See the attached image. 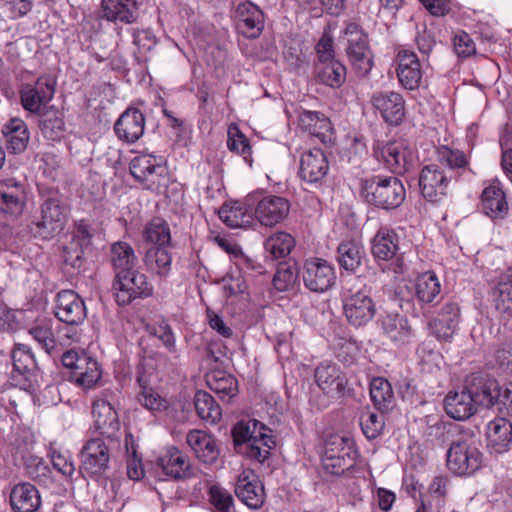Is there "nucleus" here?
Returning a JSON list of instances; mask_svg holds the SVG:
<instances>
[{
	"mask_svg": "<svg viewBox=\"0 0 512 512\" xmlns=\"http://www.w3.org/2000/svg\"><path fill=\"white\" fill-rule=\"evenodd\" d=\"M266 427L256 419L239 421L232 428L234 448L238 454L264 466L275 446L272 436L266 434Z\"/></svg>",
	"mask_w": 512,
	"mask_h": 512,
	"instance_id": "obj_1",
	"label": "nucleus"
},
{
	"mask_svg": "<svg viewBox=\"0 0 512 512\" xmlns=\"http://www.w3.org/2000/svg\"><path fill=\"white\" fill-rule=\"evenodd\" d=\"M360 195L369 205L391 211L403 204L406 189L395 175H372L361 179Z\"/></svg>",
	"mask_w": 512,
	"mask_h": 512,
	"instance_id": "obj_2",
	"label": "nucleus"
},
{
	"mask_svg": "<svg viewBox=\"0 0 512 512\" xmlns=\"http://www.w3.org/2000/svg\"><path fill=\"white\" fill-rule=\"evenodd\" d=\"M42 198L40 217L34 218L28 228L33 237L50 240L64 227L66 207L58 191H48Z\"/></svg>",
	"mask_w": 512,
	"mask_h": 512,
	"instance_id": "obj_3",
	"label": "nucleus"
},
{
	"mask_svg": "<svg viewBox=\"0 0 512 512\" xmlns=\"http://www.w3.org/2000/svg\"><path fill=\"white\" fill-rule=\"evenodd\" d=\"M104 438L95 437L88 440L80 452L79 472L84 478H89L105 486L109 479L111 463V445Z\"/></svg>",
	"mask_w": 512,
	"mask_h": 512,
	"instance_id": "obj_4",
	"label": "nucleus"
},
{
	"mask_svg": "<svg viewBox=\"0 0 512 512\" xmlns=\"http://www.w3.org/2000/svg\"><path fill=\"white\" fill-rule=\"evenodd\" d=\"M244 205L255 219L265 227H274L282 223L289 215L290 201L279 195L256 190L244 198Z\"/></svg>",
	"mask_w": 512,
	"mask_h": 512,
	"instance_id": "obj_5",
	"label": "nucleus"
},
{
	"mask_svg": "<svg viewBox=\"0 0 512 512\" xmlns=\"http://www.w3.org/2000/svg\"><path fill=\"white\" fill-rule=\"evenodd\" d=\"M399 242V235L387 226L380 227L372 238L371 253L383 272L403 274L407 270Z\"/></svg>",
	"mask_w": 512,
	"mask_h": 512,
	"instance_id": "obj_6",
	"label": "nucleus"
},
{
	"mask_svg": "<svg viewBox=\"0 0 512 512\" xmlns=\"http://www.w3.org/2000/svg\"><path fill=\"white\" fill-rule=\"evenodd\" d=\"M483 454L472 441L469 432L449 446L446 466L456 476H470L482 467Z\"/></svg>",
	"mask_w": 512,
	"mask_h": 512,
	"instance_id": "obj_7",
	"label": "nucleus"
},
{
	"mask_svg": "<svg viewBox=\"0 0 512 512\" xmlns=\"http://www.w3.org/2000/svg\"><path fill=\"white\" fill-rule=\"evenodd\" d=\"M358 452L347 437L334 435L325 442L323 468L331 475L340 476L355 468Z\"/></svg>",
	"mask_w": 512,
	"mask_h": 512,
	"instance_id": "obj_8",
	"label": "nucleus"
},
{
	"mask_svg": "<svg viewBox=\"0 0 512 512\" xmlns=\"http://www.w3.org/2000/svg\"><path fill=\"white\" fill-rule=\"evenodd\" d=\"M372 156L395 176L408 172L413 161V152L404 139L375 140L372 145Z\"/></svg>",
	"mask_w": 512,
	"mask_h": 512,
	"instance_id": "obj_9",
	"label": "nucleus"
},
{
	"mask_svg": "<svg viewBox=\"0 0 512 512\" xmlns=\"http://www.w3.org/2000/svg\"><path fill=\"white\" fill-rule=\"evenodd\" d=\"M62 365L71 371L75 384L83 389H91L102 377L98 361L85 350L70 349L61 355Z\"/></svg>",
	"mask_w": 512,
	"mask_h": 512,
	"instance_id": "obj_10",
	"label": "nucleus"
},
{
	"mask_svg": "<svg viewBox=\"0 0 512 512\" xmlns=\"http://www.w3.org/2000/svg\"><path fill=\"white\" fill-rule=\"evenodd\" d=\"M112 290L116 303L124 307L137 299L152 296L154 288L147 275L135 267L123 274L114 275Z\"/></svg>",
	"mask_w": 512,
	"mask_h": 512,
	"instance_id": "obj_11",
	"label": "nucleus"
},
{
	"mask_svg": "<svg viewBox=\"0 0 512 512\" xmlns=\"http://www.w3.org/2000/svg\"><path fill=\"white\" fill-rule=\"evenodd\" d=\"M129 170L143 189L159 191L166 186V167L157 162L155 156L141 154L134 157L129 164Z\"/></svg>",
	"mask_w": 512,
	"mask_h": 512,
	"instance_id": "obj_12",
	"label": "nucleus"
},
{
	"mask_svg": "<svg viewBox=\"0 0 512 512\" xmlns=\"http://www.w3.org/2000/svg\"><path fill=\"white\" fill-rule=\"evenodd\" d=\"M56 90V80L50 75H41L34 83L23 84L19 95L22 107L33 114H40L46 108Z\"/></svg>",
	"mask_w": 512,
	"mask_h": 512,
	"instance_id": "obj_13",
	"label": "nucleus"
},
{
	"mask_svg": "<svg viewBox=\"0 0 512 512\" xmlns=\"http://www.w3.org/2000/svg\"><path fill=\"white\" fill-rule=\"evenodd\" d=\"M452 180L439 164H427L419 173L418 185L422 197L431 203H440L448 195Z\"/></svg>",
	"mask_w": 512,
	"mask_h": 512,
	"instance_id": "obj_14",
	"label": "nucleus"
},
{
	"mask_svg": "<svg viewBox=\"0 0 512 512\" xmlns=\"http://www.w3.org/2000/svg\"><path fill=\"white\" fill-rule=\"evenodd\" d=\"M314 377L318 387L329 397L341 398L350 395L346 374L332 361H323L317 365Z\"/></svg>",
	"mask_w": 512,
	"mask_h": 512,
	"instance_id": "obj_15",
	"label": "nucleus"
},
{
	"mask_svg": "<svg viewBox=\"0 0 512 512\" xmlns=\"http://www.w3.org/2000/svg\"><path fill=\"white\" fill-rule=\"evenodd\" d=\"M107 392H103L102 396L94 400L92 405V415L94 424L99 434L110 443H118L120 432V421L118 413L111 405L109 400L105 398Z\"/></svg>",
	"mask_w": 512,
	"mask_h": 512,
	"instance_id": "obj_16",
	"label": "nucleus"
},
{
	"mask_svg": "<svg viewBox=\"0 0 512 512\" xmlns=\"http://www.w3.org/2000/svg\"><path fill=\"white\" fill-rule=\"evenodd\" d=\"M303 282L312 292H324L330 289L336 280L334 267L321 258L307 259L303 266Z\"/></svg>",
	"mask_w": 512,
	"mask_h": 512,
	"instance_id": "obj_17",
	"label": "nucleus"
},
{
	"mask_svg": "<svg viewBox=\"0 0 512 512\" xmlns=\"http://www.w3.org/2000/svg\"><path fill=\"white\" fill-rule=\"evenodd\" d=\"M56 318L71 326L83 323L87 316L84 300L73 290H61L55 300Z\"/></svg>",
	"mask_w": 512,
	"mask_h": 512,
	"instance_id": "obj_18",
	"label": "nucleus"
},
{
	"mask_svg": "<svg viewBox=\"0 0 512 512\" xmlns=\"http://www.w3.org/2000/svg\"><path fill=\"white\" fill-rule=\"evenodd\" d=\"M370 103L382 119L391 126H398L405 117V100L400 93L394 91H376Z\"/></svg>",
	"mask_w": 512,
	"mask_h": 512,
	"instance_id": "obj_19",
	"label": "nucleus"
},
{
	"mask_svg": "<svg viewBox=\"0 0 512 512\" xmlns=\"http://www.w3.org/2000/svg\"><path fill=\"white\" fill-rule=\"evenodd\" d=\"M156 471L172 480H186L192 477V465L188 457L177 447H168L155 461Z\"/></svg>",
	"mask_w": 512,
	"mask_h": 512,
	"instance_id": "obj_20",
	"label": "nucleus"
},
{
	"mask_svg": "<svg viewBox=\"0 0 512 512\" xmlns=\"http://www.w3.org/2000/svg\"><path fill=\"white\" fill-rule=\"evenodd\" d=\"M146 118L134 106L127 107L114 123V133L118 140L128 145L136 143L144 134Z\"/></svg>",
	"mask_w": 512,
	"mask_h": 512,
	"instance_id": "obj_21",
	"label": "nucleus"
},
{
	"mask_svg": "<svg viewBox=\"0 0 512 512\" xmlns=\"http://www.w3.org/2000/svg\"><path fill=\"white\" fill-rule=\"evenodd\" d=\"M461 317L459 304L447 299L440 307L437 315L429 322L431 333L443 342H449L455 334Z\"/></svg>",
	"mask_w": 512,
	"mask_h": 512,
	"instance_id": "obj_22",
	"label": "nucleus"
},
{
	"mask_svg": "<svg viewBox=\"0 0 512 512\" xmlns=\"http://www.w3.org/2000/svg\"><path fill=\"white\" fill-rule=\"evenodd\" d=\"M343 311L348 323L356 328L369 323L376 313L372 298L364 291H357L343 300Z\"/></svg>",
	"mask_w": 512,
	"mask_h": 512,
	"instance_id": "obj_23",
	"label": "nucleus"
},
{
	"mask_svg": "<svg viewBox=\"0 0 512 512\" xmlns=\"http://www.w3.org/2000/svg\"><path fill=\"white\" fill-rule=\"evenodd\" d=\"M436 157L452 181L458 182L463 177L475 175L470 165L469 154L462 150L443 145L437 148Z\"/></svg>",
	"mask_w": 512,
	"mask_h": 512,
	"instance_id": "obj_24",
	"label": "nucleus"
},
{
	"mask_svg": "<svg viewBox=\"0 0 512 512\" xmlns=\"http://www.w3.org/2000/svg\"><path fill=\"white\" fill-rule=\"evenodd\" d=\"M235 22L240 34L246 38L255 39L260 36L264 28V14L251 1H244L236 7Z\"/></svg>",
	"mask_w": 512,
	"mask_h": 512,
	"instance_id": "obj_25",
	"label": "nucleus"
},
{
	"mask_svg": "<svg viewBox=\"0 0 512 512\" xmlns=\"http://www.w3.org/2000/svg\"><path fill=\"white\" fill-rule=\"evenodd\" d=\"M396 74L401 86L407 90H415L422 80V67L415 52L401 49L396 56Z\"/></svg>",
	"mask_w": 512,
	"mask_h": 512,
	"instance_id": "obj_26",
	"label": "nucleus"
},
{
	"mask_svg": "<svg viewBox=\"0 0 512 512\" xmlns=\"http://www.w3.org/2000/svg\"><path fill=\"white\" fill-rule=\"evenodd\" d=\"M139 16L137 0H101L100 18L109 22L132 25Z\"/></svg>",
	"mask_w": 512,
	"mask_h": 512,
	"instance_id": "obj_27",
	"label": "nucleus"
},
{
	"mask_svg": "<svg viewBox=\"0 0 512 512\" xmlns=\"http://www.w3.org/2000/svg\"><path fill=\"white\" fill-rule=\"evenodd\" d=\"M491 295L500 321H510L512 319V266L499 274L495 285L491 288Z\"/></svg>",
	"mask_w": 512,
	"mask_h": 512,
	"instance_id": "obj_28",
	"label": "nucleus"
},
{
	"mask_svg": "<svg viewBox=\"0 0 512 512\" xmlns=\"http://www.w3.org/2000/svg\"><path fill=\"white\" fill-rule=\"evenodd\" d=\"M11 359L13 380L17 381V376H20L22 379L17 382V385L24 388L30 387L38 370L37 362L30 347L25 344H16L12 350Z\"/></svg>",
	"mask_w": 512,
	"mask_h": 512,
	"instance_id": "obj_29",
	"label": "nucleus"
},
{
	"mask_svg": "<svg viewBox=\"0 0 512 512\" xmlns=\"http://www.w3.org/2000/svg\"><path fill=\"white\" fill-rule=\"evenodd\" d=\"M476 406L493 408V403L499 393V382L483 373H473L465 380Z\"/></svg>",
	"mask_w": 512,
	"mask_h": 512,
	"instance_id": "obj_30",
	"label": "nucleus"
},
{
	"mask_svg": "<svg viewBox=\"0 0 512 512\" xmlns=\"http://www.w3.org/2000/svg\"><path fill=\"white\" fill-rule=\"evenodd\" d=\"M328 171L329 162L321 149L313 148L302 153L299 175L303 181L310 184L320 183Z\"/></svg>",
	"mask_w": 512,
	"mask_h": 512,
	"instance_id": "obj_31",
	"label": "nucleus"
},
{
	"mask_svg": "<svg viewBox=\"0 0 512 512\" xmlns=\"http://www.w3.org/2000/svg\"><path fill=\"white\" fill-rule=\"evenodd\" d=\"M235 494L238 499L251 509H259L265 502L262 482L256 475L243 471L236 481Z\"/></svg>",
	"mask_w": 512,
	"mask_h": 512,
	"instance_id": "obj_32",
	"label": "nucleus"
},
{
	"mask_svg": "<svg viewBox=\"0 0 512 512\" xmlns=\"http://www.w3.org/2000/svg\"><path fill=\"white\" fill-rule=\"evenodd\" d=\"M186 443L201 463L212 465L218 460L220 449L213 435L203 430H191L186 436Z\"/></svg>",
	"mask_w": 512,
	"mask_h": 512,
	"instance_id": "obj_33",
	"label": "nucleus"
},
{
	"mask_svg": "<svg viewBox=\"0 0 512 512\" xmlns=\"http://www.w3.org/2000/svg\"><path fill=\"white\" fill-rule=\"evenodd\" d=\"M444 410L447 416L456 421L467 420L476 414L477 406L466 383L461 391H450L445 396Z\"/></svg>",
	"mask_w": 512,
	"mask_h": 512,
	"instance_id": "obj_34",
	"label": "nucleus"
},
{
	"mask_svg": "<svg viewBox=\"0 0 512 512\" xmlns=\"http://www.w3.org/2000/svg\"><path fill=\"white\" fill-rule=\"evenodd\" d=\"M481 209L492 220L504 219L509 211L506 194L498 180L490 182L481 193Z\"/></svg>",
	"mask_w": 512,
	"mask_h": 512,
	"instance_id": "obj_35",
	"label": "nucleus"
},
{
	"mask_svg": "<svg viewBox=\"0 0 512 512\" xmlns=\"http://www.w3.org/2000/svg\"><path fill=\"white\" fill-rule=\"evenodd\" d=\"M414 295L421 309L435 307L442 299L441 284L434 272H425L416 278Z\"/></svg>",
	"mask_w": 512,
	"mask_h": 512,
	"instance_id": "obj_36",
	"label": "nucleus"
},
{
	"mask_svg": "<svg viewBox=\"0 0 512 512\" xmlns=\"http://www.w3.org/2000/svg\"><path fill=\"white\" fill-rule=\"evenodd\" d=\"M9 501L14 512H36L41 507L38 489L29 482H20L10 491Z\"/></svg>",
	"mask_w": 512,
	"mask_h": 512,
	"instance_id": "obj_37",
	"label": "nucleus"
},
{
	"mask_svg": "<svg viewBox=\"0 0 512 512\" xmlns=\"http://www.w3.org/2000/svg\"><path fill=\"white\" fill-rule=\"evenodd\" d=\"M466 432H469V430L459 424L448 421H438L428 426L425 437L426 442L430 443L432 447L439 446L443 448L447 444L451 446L459 440V438L464 436Z\"/></svg>",
	"mask_w": 512,
	"mask_h": 512,
	"instance_id": "obj_38",
	"label": "nucleus"
},
{
	"mask_svg": "<svg viewBox=\"0 0 512 512\" xmlns=\"http://www.w3.org/2000/svg\"><path fill=\"white\" fill-rule=\"evenodd\" d=\"M487 446L495 453L502 454L512 444V423L506 417L490 421L486 430Z\"/></svg>",
	"mask_w": 512,
	"mask_h": 512,
	"instance_id": "obj_39",
	"label": "nucleus"
},
{
	"mask_svg": "<svg viewBox=\"0 0 512 512\" xmlns=\"http://www.w3.org/2000/svg\"><path fill=\"white\" fill-rule=\"evenodd\" d=\"M38 127L43 137L50 141H61L65 134V115L62 109L54 105L48 106L40 112Z\"/></svg>",
	"mask_w": 512,
	"mask_h": 512,
	"instance_id": "obj_40",
	"label": "nucleus"
},
{
	"mask_svg": "<svg viewBox=\"0 0 512 512\" xmlns=\"http://www.w3.org/2000/svg\"><path fill=\"white\" fill-rule=\"evenodd\" d=\"M26 204V192L22 184L11 180L0 189V212L11 217L23 213Z\"/></svg>",
	"mask_w": 512,
	"mask_h": 512,
	"instance_id": "obj_41",
	"label": "nucleus"
},
{
	"mask_svg": "<svg viewBox=\"0 0 512 512\" xmlns=\"http://www.w3.org/2000/svg\"><path fill=\"white\" fill-rule=\"evenodd\" d=\"M5 138L6 148L10 153L24 152L30 140L27 124L20 118H11L1 130Z\"/></svg>",
	"mask_w": 512,
	"mask_h": 512,
	"instance_id": "obj_42",
	"label": "nucleus"
},
{
	"mask_svg": "<svg viewBox=\"0 0 512 512\" xmlns=\"http://www.w3.org/2000/svg\"><path fill=\"white\" fill-rule=\"evenodd\" d=\"M381 327L387 337L398 345H408L414 337L409 321L399 314H387L381 319Z\"/></svg>",
	"mask_w": 512,
	"mask_h": 512,
	"instance_id": "obj_43",
	"label": "nucleus"
},
{
	"mask_svg": "<svg viewBox=\"0 0 512 512\" xmlns=\"http://www.w3.org/2000/svg\"><path fill=\"white\" fill-rule=\"evenodd\" d=\"M364 257V247L360 241L355 239L343 240L337 247V262L348 272L355 273L361 267Z\"/></svg>",
	"mask_w": 512,
	"mask_h": 512,
	"instance_id": "obj_44",
	"label": "nucleus"
},
{
	"mask_svg": "<svg viewBox=\"0 0 512 512\" xmlns=\"http://www.w3.org/2000/svg\"><path fill=\"white\" fill-rule=\"evenodd\" d=\"M314 73L322 84L331 88H339L346 80L347 70L341 61L333 59L327 62L314 63Z\"/></svg>",
	"mask_w": 512,
	"mask_h": 512,
	"instance_id": "obj_45",
	"label": "nucleus"
},
{
	"mask_svg": "<svg viewBox=\"0 0 512 512\" xmlns=\"http://www.w3.org/2000/svg\"><path fill=\"white\" fill-rule=\"evenodd\" d=\"M206 383L222 401L229 402L238 394L237 379L223 370H214L208 373Z\"/></svg>",
	"mask_w": 512,
	"mask_h": 512,
	"instance_id": "obj_46",
	"label": "nucleus"
},
{
	"mask_svg": "<svg viewBox=\"0 0 512 512\" xmlns=\"http://www.w3.org/2000/svg\"><path fill=\"white\" fill-rule=\"evenodd\" d=\"M110 262L114 275H119L137 267L138 259L129 243L118 241L111 245Z\"/></svg>",
	"mask_w": 512,
	"mask_h": 512,
	"instance_id": "obj_47",
	"label": "nucleus"
},
{
	"mask_svg": "<svg viewBox=\"0 0 512 512\" xmlns=\"http://www.w3.org/2000/svg\"><path fill=\"white\" fill-rule=\"evenodd\" d=\"M143 263L148 271L160 278H166L171 271L172 254L167 247L152 246L145 252Z\"/></svg>",
	"mask_w": 512,
	"mask_h": 512,
	"instance_id": "obj_48",
	"label": "nucleus"
},
{
	"mask_svg": "<svg viewBox=\"0 0 512 512\" xmlns=\"http://www.w3.org/2000/svg\"><path fill=\"white\" fill-rule=\"evenodd\" d=\"M29 334L50 356L60 354L58 340H56L51 319L38 321L29 329Z\"/></svg>",
	"mask_w": 512,
	"mask_h": 512,
	"instance_id": "obj_49",
	"label": "nucleus"
},
{
	"mask_svg": "<svg viewBox=\"0 0 512 512\" xmlns=\"http://www.w3.org/2000/svg\"><path fill=\"white\" fill-rule=\"evenodd\" d=\"M295 246L294 238L287 232L280 231L270 235L264 242L266 259L271 261L286 258Z\"/></svg>",
	"mask_w": 512,
	"mask_h": 512,
	"instance_id": "obj_50",
	"label": "nucleus"
},
{
	"mask_svg": "<svg viewBox=\"0 0 512 512\" xmlns=\"http://www.w3.org/2000/svg\"><path fill=\"white\" fill-rule=\"evenodd\" d=\"M342 35L346 40L345 52L347 56L371 49L368 33L357 22H347Z\"/></svg>",
	"mask_w": 512,
	"mask_h": 512,
	"instance_id": "obj_51",
	"label": "nucleus"
},
{
	"mask_svg": "<svg viewBox=\"0 0 512 512\" xmlns=\"http://www.w3.org/2000/svg\"><path fill=\"white\" fill-rule=\"evenodd\" d=\"M370 396L375 408L380 412H388L393 408L394 392L387 379L373 378L370 383Z\"/></svg>",
	"mask_w": 512,
	"mask_h": 512,
	"instance_id": "obj_52",
	"label": "nucleus"
},
{
	"mask_svg": "<svg viewBox=\"0 0 512 512\" xmlns=\"http://www.w3.org/2000/svg\"><path fill=\"white\" fill-rule=\"evenodd\" d=\"M194 406L198 417L210 424L217 423L222 417V410L213 396L198 390L194 395Z\"/></svg>",
	"mask_w": 512,
	"mask_h": 512,
	"instance_id": "obj_53",
	"label": "nucleus"
},
{
	"mask_svg": "<svg viewBox=\"0 0 512 512\" xmlns=\"http://www.w3.org/2000/svg\"><path fill=\"white\" fill-rule=\"evenodd\" d=\"M143 240L153 246L167 247L171 244L169 224L161 217H154L144 227Z\"/></svg>",
	"mask_w": 512,
	"mask_h": 512,
	"instance_id": "obj_54",
	"label": "nucleus"
},
{
	"mask_svg": "<svg viewBox=\"0 0 512 512\" xmlns=\"http://www.w3.org/2000/svg\"><path fill=\"white\" fill-rule=\"evenodd\" d=\"M132 43L136 46L137 51L134 52L137 62L143 63L147 61V54L151 52L157 45L158 39L150 28H132Z\"/></svg>",
	"mask_w": 512,
	"mask_h": 512,
	"instance_id": "obj_55",
	"label": "nucleus"
},
{
	"mask_svg": "<svg viewBox=\"0 0 512 512\" xmlns=\"http://www.w3.org/2000/svg\"><path fill=\"white\" fill-rule=\"evenodd\" d=\"M246 206L240 203H233L231 205L223 204L219 209L220 219L230 228L246 227L251 222V215Z\"/></svg>",
	"mask_w": 512,
	"mask_h": 512,
	"instance_id": "obj_56",
	"label": "nucleus"
},
{
	"mask_svg": "<svg viewBox=\"0 0 512 512\" xmlns=\"http://www.w3.org/2000/svg\"><path fill=\"white\" fill-rule=\"evenodd\" d=\"M125 450L127 457V475L132 480H140L145 472L142 465V456L138 453V444L131 432L125 435Z\"/></svg>",
	"mask_w": 512,
	"mask_h": 512,
	"instance_id": "obj_57",
	"label": "nucleus"
},
{
	"mask_svg": "<svg viewBox=\"0 0 512 512\" xmlns=\"http://www.w3.org/2000/svg\"><path fill=\"white\" fill-rule=\"evenodd\" d=\"M299 275V267L295 261L280 262L273 277V286L280 292L291 289L296 283Z\"/></svg>",
	"mask_w": 512,
	"mask_h": 512,
	"instance_id": "obj_58",
	"label": "nucleus"
},
{
	"mask_svg": "<svg viewBox=\"0 0 512 512\" xmlns=\"http://www.w3.org/2000/svg\"><path fill=\"white\" fill-rule=\"evenodd\" d=\"M24 469L27 477L39 485L48 486L52 483V471L42 458L33 455L26 457Z\"/></svg>",
	"mask_w": 512,
	"mask_h": 512,
	"instance_id": "obj_59",
	"label": "nucleus"
},
{
	"mask_svg": "<svg viewBox=\"0 0 512 512\" xmlns=\"http://www.w3.org/2000/svg\"><path fill=\"white\" fill-rule=\"evenodd\" d=\"M145 330L149 335L158 338L170 353L177 352L175 335L166 319L161 318L152 324H147Z\"/></svg>",
	"mask_w": 512,
	"mask_h": 512,
	"instance_id": "obj_60",
	"label": "nucleus"
},
{
	"mask_svg": "<svg viewBox=\"0 0 512 512\" xmlns=\"http://www.w3.org/2000/svg\"><path fill=\"white\" fill-rule=\"evenodd\" d=\"M227 146L230 151L241 155L245 162L251 165L252 152L249 140L237 127L229 128Z\"/></svg>",
	"mask_w": 512,
	"mask_h": 512,
	"instance_id": "obj_61",
	"label": "nucleus"
},
{
	"mask_svg": "<svg viewBox=\"0 0 512 512\" xmlns=\"http://www.w3.org/2000/svg\"><path fill=\"white\" fill-rule=\"evenodd\" d=\"M360 425L363 434L369 440L379 437L385 426L384 415L375 412L364 413L360 418Z\"/></svg>",
	"mask_w": 512,
	"mask_h": 512,
	"instance_id": "obj_62",
	"label": "nucleus"
},
{
	"mask_svg": "<svg viewBox=\"0 0 512 512\" xmlns=\"http://www.w3.org/2000/svg\"><path fill=\"white\" fill-rule=\"evenodd\" d=\"M209 502L215 512H231L234 499L231 493L219 485H212L208 491Z\"/></svg>",
	"mask_w": 512,
	"mask_h": 512,
	"instance_id": "obj_63",
	"label": "nucleus"
},
{
	"mask_svg": "<svg viewBox=\"0 0 512 512\" xmlns=\"http://www.w3.org/2000/svg\"><path fill=\"white\" fill-rule=\"evenodd\" d=\"M347 58L354 73L361 78L366 77L374 65L372 49L348 55Z\"/></svg>",
	"mask_w": 512,
	"mask_h": 512,
	"instance_id": "obj_64",
	"label": "nucleus"
}]
</instances>
